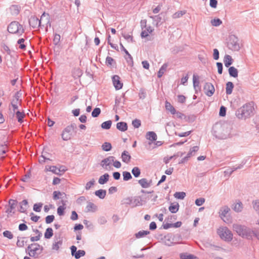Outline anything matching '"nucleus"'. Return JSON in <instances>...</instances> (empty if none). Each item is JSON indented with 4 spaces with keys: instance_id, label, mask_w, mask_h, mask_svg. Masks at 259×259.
I'll use <instances>...</instances> for the list:
<instances>
[{
    "instance_id": "nucleus-1",
    "label": "nucleus",
    "mask_w": 259,
    "mask_h": 259,
    "mask_svg": "<svg viewBox=\"0 0 259 259\" xmlns=\"http://www.w3.org/2000/svg\"><path fill=\"white\" fill-rule=\"evenodd\" d=\"M253 106L251 103H247L238 109L236 112V116L240 119H245L253 114Z\"/></svg>"
},
{
    "instance_id": "nucleus-2",
    "label": "nucleus",
    "mask_w": 259,
    "mask_h": 259,
    "mask_svg": "<svg viewBox=\"0 0 259 259\" xmlns=\"http://www.w3.org/2000/svg\"><path fill=\"white\" fill-rule=\"evenodd\" d=\"M44 20L47 24L50 23V16L49 14L44 12L42 14L40 20L35 16L31 17L29 20V24L33 28H36L40 26L41 21Z\"/></svg>"
},
{
    "instance_id": "nucleus-3",
    "label": "nucleus",
    "mask_w": 259,
    "mask_h": 259,
    "mask_svg": "<svg viewBox=\"0 0 259 259\" xmlns=\"http://www.w3.org/2000/svg\"><path fill=\"white\" fill-rule=\"evenodd\" d=\"M220 238L226 241H231L233 239V234L226 227H221L217 230Z\"/></svg>"
},
{
    "instance_id": "nucleus-4",
    "label": "nucleus",
    "mask_w": 259,
    "mask_h": 259,
    "mask_svg": "<svg viewBox=\"0 0 259 259\" xmlns=\"http://www.w3.org/2000/svg\"><path fill=\"white\" fill-rule=\"evenodd\" d=\"M8 30L10 33L18 35H21L24 33L23 26L16 21H13L10 24Z\"/></svg>"
},
{
    "instance_id": "nucleus-5",
    "label": "nucleus",
    "mask_w": 259,
    "mask_h": 259,
    "mask_svg": "<svg viewBox=\"0 0 259 259\" xmlns=\"http://www.w3.org/2000/svg\"><path fill=\"white\" fill-rule=\"evenodd\" d=\"M20 105V101L17 97H15L11 102V105L9 106V115L14 117L15 113H17L18 110V107Z\"/></svg>"
},
{
    "instance_id": "nucleus-6",
    "label": "nucleus",
    "mask_w": 259,
    "mask_h": 259,
    "mask_svg": "<svg viewBox=\"0 0 259 259\" xmlns=\"http://www.w3.org/2000/svg\"><path fill=\"white\" fill-rule=\"evenodd\" d=\"M41 250V246L37 243L31 244L28 247V254L32 257L37 255Z\"/></svg>"
},
{
    "instance_id": "nucleus-7",
    "label": "nucleus",
    "mask_w": 259,
    "mask_h": 259,
    "mask_svg": "<svg viewBox=\"0 0 259 259\" xmlns=\"http://www.w3.org/2000/svg\"><path fill=\"white\" fill-rule=\"evenodd\" d=\"M73 128L72 126H67L63 131L62 134V138L64 141L70 140L72 137V133Z\"/></svg>"
},
{
    "instance_id": "nucleus-8",
    "label": "nucleus",
    "mask_w": 259,
    "mask_h": 259,
    "mask_svg": "<svg viewBox=\"0 0 259 259\" xmlns=\"http://www.w3.org/2000/svg\"><path fill=\"white\" fill-rule=\"evenodd\" d=\"M115 157L109 156L101 161V166L106 170H109L111 169V164L114 162Z\"/></svg>"
},
{
    "instance_id": "nucleus-9",
    "label": "nucleus",
    "mask_w": 259,
    "mask_h": 259,
    "mask_svg": "<svg viewBox=\"0 0 259 259\" xmlns=\"http://www.w3.org/2000/svg\"><path fill=\"white\" fill-rule=\"evenodd\" d=\"M204 91L207 96L210 97L213 94L215 89L212 83L207 82L204 85Z\"/></svg>"
},
{
    "instance_id": "nucleus-10",
    "label": "nucleus",
    "mask_w": 259,
    "mask_h": 259,
    "mask_svg": "<svg viewBox=\"0 0 259 259\" xmlns=\"http://www.w3.org/2000/svg\"><path fill=\"white\" fill-rule=\"evenodd\" d=\"M154 31V29L152 27L149 26L145 27V28L142 30L141 33L142 38H147V40H151L150 38H148L150 34H151Z\"/></svg>"
},
{
    "instance_id": "nucleus-11",
    "label": "nucleus",
    "mask_w": 259,
    "mask_h": 259,
    "mask_svg": "<svg viewBox=\"0 0 259 259\" xmlns=\"http://www.w3.org/2000/svg\"><path fill=\"white\" fill-rule=\"evenodd\" d=\"M233 229L240 236L247 235V230L244 227L236 224L233 225Z\"/></svg>"
},
{
    "instance_id": "nucleus-12",
    "label": "nucleus",
    "mask_w": 259,
    "mask_h": 259,
    "mask_svg": "<svg viewBox=\"0 0 259 259\" xmlns=\"http://www.w3.org/2000/svg\"><path fill=\"white\" fill-rule=\"evenodd\" d=\"M112 81L113 85L116 90H119L122 88L123 83L120 80V77L119 76H113L112 77Z\"/></svg>"
},
{
    "instance_id": "nucleus-13",
    "label": "nucleus",
    "mask_w": 259,
    "mask_h": 259,
    "mask_svg": "<svg viewBox=\"0 0 259 259\" xmlns=\"http://www.w3.org/2000/svg\"><path fill=\"white\" fill-rule=\"evenodd\" d=\"M139 184L143 188H147L152 185V181L148 180L147 179L143 178L138 181Z\"/></svg>"
},
{
    "instance_id": "nucleus-14",
    "label": "nucleus",
    "mask_w": 259,
    "mask_h": 259,
    "mask_svg": "<svg viewBox=\"0 0 259 259\" xmlns=\"http://www.w3.org/2000/svg\"><path fill=\"white\" fill-rule=\"evenodd\" d=\"M199 150V147L196 146H194L193 147H192V148H191L190 149V151L189 152H188V154H187V157H185L183 159V160H182V163L184 162L185 161L187 160L188 158L191 157V156H193L195 155V153L196 152H197Z\"/></svg>"
},
{
    "instance_id": "nucleus-15",
    "label": "nucleus",
    "mask_w": 259,
    "mask_h": 259,
    "mask_svg": "<svg viewBox=\"0 0 259 259\" xmlns=\"http://www.w3.org/2000/svg\"><path fill=\"white\" fill-rule=\"evenodd\" d=\"M165 107L166 110L170 112L172 114H175L176 113V110L174 107L167 101H165Z\"/></svg>"
},
{
    "instance_id": "nucleus-16",
    "label": "nucleus",
    "mask_w": 259,
    "mask_h": 259,
    "mask_svg": "<svg viewBox=\"0 0 259 259\" xmlns=\"http://www.w3.org/2000/svg\"><path fill=\"white\" fill-rule=\"evenodd\" d=\"M121 158L123 162L128 163L130 161L131 157L127 151H124L121 154Z\"/></svg>"
},
{
    "instance_id": "nucleus-17",
    "label": "nucleus",
    "mask_w": 259,
    "mask_h": 259,
    "mask_svg": "<svg viewBox=\"0 0 259 259\" xmlns=\"http://www.w3.org/2000/svg\"><path fill=\"white\" fill-rule=\"evenodd\" d=\"M224 64L226 67H228L230 66L233 63V59L229 55H225L224 60Z\"/></svg>"
},
{
    "instance_id": "nucleus-18",
    "label": "nucleus",
    "mask_w": 259,
    "mask_h": 259,
    "mask_svg": "<svg viewBox=\"0 0 259 259\" xmlns=\"http://www.w3.org/2000/svg\"><path fill=\"white\" fill-rule=\"evenodd\" d=\"M116 127L118 130L122 132H124L127 129V124L124 122H118Z\"/></svg>"
},
{
    "instance_id": "nucleus-19",
    "label": "nucleus",
    "mask_w": 259,
    "mask_h": 259,
    "mask_svg": "<svg viewBox=\"0 0 259 259\" xmlns=\"http://www.w3.org/2000/svg\"><path fill=\"white\" fill-rule=\"evenodd\" d=\"M45 169L47 171H50L55 174H59L60 172V170L56 166H47Z\"/></svg>"
},
{
    "instance_id": "nucleus-20",
    "label": "nucleus",
    "mask_w": 259,
    "mask_h": 259,
    "mask_svg": "<svg viewBox=\"0 0 259 259\" xmlns=\"http://www.w3.org/2000/svg\"><path fill=\"white\" fill-rule=\"evenodd\" d=\"M146 138L151 141H154L157 139V135L153 132H148L146 134Z\"/></svg>"
},
{
    "instance_id": "nucleus-21",
    "label": "nucleus",
    "mask_w": 259,
    "mask_h": 259,
    "mask_svg": "<svg viewBox=\"0 0 259 259\" xmlns=\"http://www.w3.org/2000/svg\"><path fill=\"white\" fill-rule=\"evenodd\" d=\"M230 209L227 206H224L222 207L220 211V215L222 219L224 220V218L226 216V214L229 212Z\"/></svg>"
},
{
    "instance_id": "nucleus-22",
    "label": "nucleus",
    "mask_w": 259,
    "mask_h": 259,
    "mask_svg": "<svg viewBox=\"0 0 259 259\" xmlns=\"http://www.w3.org/2000/svg\"><path fill=\"white\" fill-rule=\"evenodd\" d=\"M109 176L108 174H105L101 176L99 179V183L100 184H104L106 183L109 179Z\"/></svg>"
},
{
    "instance_id": "nucleus-23",
    "label": "nucleus",
    "mask_w": 259,
    "mask_h": 259,
    "mask_svg": "<svg viewBox=\"0 0 259 259\" xmlns=\"http://www.w3.org/2000/svg\"><path fill=\"white\" fill-rule=\"evenodd\" d=\"M15 114L16 115L18 121L20 123H22L23 121V119L25 116V113L20 111H17V113H15Z\"/></svg>"
},
{
    "instance_id": "nucleus-24",
    "label": "nucleus",
    "mask_w": 259,
    "mask_h": 259,
    "mask_svg": "<svg viewBox=\"0 0 259 259\" xmlns=\"http://www.w3.org/2000/svg\"><path fill=\"white\" fill-rule=\"evenodd\" d=\"M180 258L181 259H198L197 256L187 253L181 254Z\"/></svg>"
},
{
    "instance_id": "nucleus-25",
    "label": "nucleus",
    "mask_w": 259,
    "mask_h": 259,
    "mask_svg": "<svg viewBox=\"0 0 259 259\" xmlns=\"http://www.w3.org/2000/svg\"><path fill=\"white\" fill-rule=\"evenodd\" d=\"M229 73L230 76L234 77H237L238 76V70L234 67H230L229 68Z\"/></svg>"
},
{
    "instance_id": "nucleus-26",
    "label": "nucleus",
    "mask_w": 259,
    "mask_h": 259,
    "mask_svg": "<svg viewBox=\"0 0 259 259\" xmlns=\"http://www.w3.org/2000/svg\"><path fill=\"white\" fill-rule=\"evenodd\" d=\"M234 88V85L232 82L229 81L226 84V94L228 95H230L232 92L233 89Z\"/></svg>"
},
{
    "instance_id": "nucleus-27",
    "label": "nucleus",
    "mask_w": 259,
    "mask_h": 259,
    "mask_svg": "<svg viewBox=\"0 0 259 259\" xmlns=\"http://www.w3.org/2000/svg\"><path fill=\"white\" fill-rule=\"evenodd\" d=\"M179 208V205L178 203L171 204L169 207V210L171 213H176Z\"/></svg>"
},
{
    "instance_id": "nucleus-28",
    "label": "nucleus",
    "mask_w": 259,
    "mask_h": 259,
    "mask_svg": "<svg viewBox=\"0 0 259 259\" xmlns=\"http://www.w3.org/2000/svg\"><path fill=\"white\" fill-rule=\"evenodd\" d=\"M106 191L102 189L97 190L95 192V195L101 199L104 198L106 196Z\"/></svg>"
},
{
    "instance_id": "nucleus-29",
    "label": "nucleus",
    "mask_w": 259,
    "mask_h": 259,
    "mask_svg": "<svg viewBox=\"0 0 259 259\" xmlns=\"http://www.w3.org/2000/svg\"><path fill=\"white\" fill-rule=\"evenodd\" d=\"M53 235V231L51 228H48L47 229L45 233V237L47 239H50Z\"/></svg>"
},
{
    "instance_id": "nucleus-30",
    "label": "nucleus",
    "mask_w": 259,
    "mask_h": 259,
    "mask_svg": "<svg viewBox=\"0 0 259 259\" xmlns=\"http://www.w3.org/2000/svg\"><path fill=\"white\" fill-rule=\"evenodd\" d=\"M20 205H21V206H20V211L22 212H25L26 211L27 207L28 206L27 201L26 200H23L20 203Z\"/></svg>"
},
{
    "instance_id": "nucleus-31",
    "label": "nucleus",
    "mask_w": 259,
    "mask_h": 259,
    "mask_svg": "<svg viewBox=\"0 0 259 259\" xmlns=\"http://www.w3.org/2000/svg\"><path fill=\"white\" fill-rule=\"evenodd\" d=\"M167 67V65L166 64H163L161 66V67L160 68V69H159V70L158 72V77L159 78H160L163 75V74L165 72Z\"/></svg>"
},
{
    "instance_id": "nucleus-32",
    "label": "nucleus",
    "mask_w": 259,
    "mask_h": 259,
    "mask_svg": "<svg viewBox=\"0 0 259 259\" xmlns=\"http://www.w3.org/2000/svg\"><path fill=\"white\" fill-rule=\"evenodd\" d=\"M243 205L241 202H238L236 203H235L233 207V209L237 212L241 211Z\"/></svg>"
},
{
    "instance_id": "nucleus-33",
    "label": "nucleus",
    "mask_w": 259,
    "mask_h": 259,
    "mask_svg": "<svg viewBox=\"0 0 259 259\" xmlns=\"http://www.w3.org/2000/svg\"><path fill=\"white\" fill-rule=\"evenodd\" d=\"M186 196V193L184 192H178L174 194V197L178 199H183Z\"/></svg>"
},
{
    "instance_id": "nucleus-34",
    "label": "nucleus",
    "mask_w": 259,
    "mask_h": 259,
    "mask_svg": "<svg viewBox=\"0 0 259 259\" xmlns=\"http://www.w3.org/2000/svg\"><path fill=\"white\" fill-rule=\"evenodd\" d=\"M112 122L111 120H108L103 122L101 124L102 128L108 130L111 126Z\"/></svg>"
},
{
    "instance_id": "nucleus-35",
    "label": "nucleus",
    "mask_w": 259,
    "mask_h": 259,
    "mask_svg": "<svg viewBox=\"0 0 259 259\" xmlns=\"http://www.w3.org/2000/svg\"><path fill=\"white\" fill-rule=\"evenodd\" d=\"M149 234V232L148 231H141L138 233L136 234V237L137 238H140Z\"/></svg>"
},
{
    "instance_id": "nucleus-36",
    "label": "nucleus",
    "mask_w": 259,
    "mask_h": 259,
    "mask_svg": "<svg viewBox=\"0 0 259 259\" xmlns=\"http://www.w3.org/2000/svg\"><path fill=\"white\" fill-rule=\"evenodd\" d=\"M132 172L136 178H137L140 176L141 170L139 167H134L132 170Z\"/></svg>"
},
{
    "instance_id": "nucleus-37",
    "label": "nucleus",
    "mask_w": 259,
    "mask_h": 259,
    "mask_svg": "<svg viewBox=\"0 0 259 259\" xmlns=\"http://www.w3.org/2000/svg\"><path fill=\"white\" fill-rule=\"evenodd\" d=\"M193 82L194 88L198 87L199 84V76L196 74H194L193 76Z\"/></svg>"
},
{
    "instance_id": "nucleus-38",
    "label": "nucleus",
    "mask_w": 259,
    "mask_h": 259,
    "mask_svg": "<svg viewBox=\"0 0 259 259\" xmlns=\"http://www.w3.org/2000/svg\"><path fill=\"white\" fill-rule=\"evenodd\" d=\"M102 147L104 151H109L111 149L112 146L110 143L105 142L102 145Z\"/></svg>"
},
{
    "instance_id": "nucleus-39",
    "label": "nucleus",
    "mask_w": 259,
    "mask_h": 259,
    "mask_svg": "<svg viewBox=\"0 0 259 259\" xmlns=\"http://www.w3.org/2000/svg\"><path fill=\"white\" fill-rule=\"evenodd\" d=\"M186 13L185 11H180L176 12L175 14L172 15V18L174 19H177L181 17L182 16H183Z\"/></svg>"
},
{
    "instance_id": "nucleus-40",
    "label": "nucleus",
    "mask_w": 259,
    "mask_h": 259,
    "mask_svg": "<svg viewBox=\"0 0 259 259\" xmlns=\"http://www.w3.org/2000/svg\"><path fill=\"white\" fill-rule=\"evenodd\" d=\"M85 255V251L83 250H78L75 254H74V257L75 258L78 259L81 256H83Z\"/></svg>"
},
{
    "instance_id": "nucleus-41",
    "label": "nucleus",
    "mask_w": 259,
    "mask_h": 259,
    "mask_svg": "<svg viewBox=\"0 0 259 259\" xmlns=\"http://www.w3.org/2000/svg\"><path fill=\"white\" fill-rule=\"evenodd\" d=\"M62 243V242L61 240H59L57 242H55L53 244L52 249L53 250H58L59 249L60 246L61 245Z\"/></svg>"
},
{
    "instance_id": "nucleus-42",
    "label": "nucleus",
    "mask_w": 259,
    "mask_h": 259,
    "mask_svg": "<svg viewBox=\"0 0 259 259\" xmlns=\"http://www.w3.org/2000/svg\"><path fill=\"white\" fill-rule=\"evenodd\" d=\"M60 39H61V36L59 34L56 33L54 35V39H53L54 44L55 45H58L60 41Z\"/></svg>"
},
{
    "instance_id": "nucleus-43",
    "label": "nucleus",
    "mask_w": 259,
    "mask_h": 259,
    "mask_svg": "<svg viewBox=\"0 0 259 259\" xmlns=\"http://www.w3.org/2000/svg\"><path fill=\"white\" fill-rule=\"evenodd\" d=\"M101 113V110L99 108H96L94 109L92 113V115L93 117H98Z\"/></svg>"
},
{
    "instance_id": "nucleus-44",
    "label": "nucleus",
    "mask_w": 259,
    "mask_h": 259,
    "mask_svg": "<svg viewBox=\"0 0 259 259\" xmlns=\"http://www.w3.org/2000/svg\"><path fill=\"white\" fill-rule=\"evenodd\" d=\"M222 23V21L220 19H214L211 21V24L214 26H219Z\"/></svg>"
},
{
    "instance_id": "nucleus-45",
    "label": "nucleus",
    "mask_w": 259,
    "mask_h": 259,
    "mask_svg": "<svg viewBox=\"0 0 259 259\" xmlns=\"http://www.w3.org/2000/svg\"><path fill=\"white\" fill-rule=\"evenodd\" d=\"M96 206L94 204L90 202L88 203L86 208L88 211H90L94 210L96 209Z\"/></svg>"
},
{
    "instance_id": "nucleus-46",
    "label": "nucleus",
    "mask_w": 259,
    "mask_h": 259,
    "mask_svg": "<svg viewBox=\"0 0 259 259\" xmlns=\"http://www.w3.org/2000/svg\"><path fill=\"white\" fill-rule=\"evenodd\" d=\"M123 180L124 181H127V180L132 179V176H131L130 172H127V171H123Z\"/></svg>"
},
{
    "instance_id": "nucleus-47",
    "label": "nucleus",
    "mask_w": 259,
    "mask_h": 259,
    "mask_svg": "<svg viewBox=\"0 0 259 259\" xmlns=\"http://www.w3.org/2000/svg\"><path fill=\"white\" fill-rule=\"evenodd\" d=\"M24 39L21 38L18 40V44H19V48L22 50H24L25 49L26 46L24 44Z\"/></svg>"
},
{
    "instance_id": "nucleus-48",
    "label": "nucleus",
    "mask_w": 259,
    "mask_h": 259,
    "mask_svg": "<svg viewBox=\"0 0 259 259\" xmlns=\"http://www.w3.org/2000/svg\"><path fill=\"white\" fill-rule=\"evenodd\" d=\"M123 37L126 40H130L131 41H133V37L131 34L124 33L122 34Z\"/></svg>"
},
{
    "instance_id": "nucleus-49",
    "label": "nucleus",
    "mask_w": 259,
    "mask_h": 259,
    "mask_svg": "<svg viewBox=\"0 0 259 259\" xmlns=\"http://www.w3.org/2000/svg\"><path fill=\"white\" fill-rule=\"evenodd\" d=\"M55 217L53 215H48L46 218V222L47 224H50L53 222Z\"/></svg>"
},
{
    "instance_id": "nucleus-50",
    "label": "nucleus",
    "mask_w": 259,
    "mask_h": 259,
    "mask_svg": "<svg viewBox=\"0 0 259 259\" xmlns=\"http://www.w3.org/2000/svg\"><path fill=\"white\" fill-rule=\"evenodd\" d=\"M204 202H205V199L203 198H200L199 199H197L195 200V204L197 206H201L204 203Z\"/></svg>"
},
{
    "instance_id": "nucleus-51",
    "label": "nucleus",
    "mask_w": 259,
    "mask_h": 259,
    "mask_svg": "<svg viewBox=\"0 0 259 259\" xmlns=\"http://www.w3.org/2000/svg\"><path fill=\"white\" fill-rule=\"evenodd\" d=\"M95 183V180L94 179L91 180L90 182H88L85 185V189L86 190H89Z\"/></svg>"
},
{
    "instance_id": "nucleus-52",
    "label": "nucleus",
    "mask_w": 259,
    "mask_h": 259,
    "mask_svg": "<svg viewBox=\"0 0 259 259\" xmlns=\"http://www.w3.org/2000/svg\"><path fill=\"white\" fill-rule=\"evenodd\" d=\"M7 151L6 145H2L0 146V155L6 153Z\"/></svg>"
},
{
    "instance_id": "nucleus-53",
    "label": "nucleus",
    "mask_w": 259,
    "mask_h": 259,
    "mask_svg": "<svg viewBox=\"0 0 259 259\" xmlns=\"http://www.w3.org/2000/svg\"><path fill=\"white\" fill-rule=\"evenodd\" d=\"M3 235L5 237L8 238L9 239H12L13 237L12 233L9 231H5L3 233Z\"/></svg>"
},
{
    "instance_id": "nucleus-54",
    "label": "nucleus",
    "mask_w": 259,
    "mask_h": 259,
    "mask_svg": "<svg viewBox=\"0 0 259 259\" xmlns=\"http://www.w3.org/2000/svg\"><path fill=\"white\" fill-rule=\"evenodd\" d=\"M132 124L136 128H138L141 125V121L139 119H135L133 121Z\"/></svg>"
},
{
    "instance_id": "nucleus-55",
    "label": "nucleus",
    "mask_w": 259,
    "mask_h": 259,
    "mask_svg": "<svg viewBox=\"0 0 259 259\" xmlns=\"http://www.w3.org/2000/svg\"><path fill=\"white\" fill-rule=\"evenodd\" d=\"M41 207V204H35L33 206V210L36 212H39L40 211Z\"/></svg>"
},
{
    "instance_id": "nucleus-56",
    "label": "nucleus",
    "mask_w": 259,
    "mask_h": 259,
    "mask_svg": "<svg viewBox=\"0 0 259 259\" xmlns=\"http://www.w3.org/2000/svg\"><path fill=\"white\" fill-rule=\"evenodd\" d=\"M191 133V131H188V132L182 133H178V134L176 133V134L179 137H187V136H189Z\"/></svg>"
},
{
    "instance_id": "nucleus-57",
    "label": "nucleus",
    "mask_w": 259,
    "mask_h": 259,
    "mask_svg": "<svg viewBox=\"0 0 259 259\" xmlns=\"http://www.w3.org/2000/svg\"><path fill=\"white\" fill-rule=\"evenodd\" d=\"M114 62L113 59L111 57H107L106 60V63L107 65L111 66Z\"/></svg>"
},
{
    "instance_id": "nucleus-58",
    "label": "nucleus",
    "mask_w": 259,
    "mask_h": 259,
    "mask_svg": "<svg viewBox=\"0 0 259 259\" xmlns=\"http://www.w3.org/2000/svg\"><path fill=\"white\" fill-rule=\"evenodd\" d=\"M65 207L62 206H59L57 209V213L59 215H62L64 214Z\"/></svg>"
},
{
    "instance_id": "nucleus-59",
    "label": "nucleus",
    "mask_w": 259,
    "mask_h": 259,
    "mask_svg": "<svg viewBox=\"0 0 259 259\" xmlns=\"http://www.w3.org/2000/svg\"><path fill=\"white\" fill-rule=\"evenodd\" d=\"M217 66L218 68V73L219 74H222L223 71V65L221 63L218 62L217 63Z\"/></svg>"
},
{
    "instance_id": "nucleus-60",
    "label": "nucleus",
    "mask_w": 259,
    "mask_h": 259,
    "mask_svg": "<svg viewBox=\"0 0 259 259\" xmlns=\"http://www.w3.org/2000/svg\"><path fill=\"white\" fill-rule=\"evenodd\" d=\"M178 102L181 103H184L186 101V97L183 95H179L178 96Z\"/></svg>"
},
{
    "instance_id": "nucleus-61",
    "label": "nucleus",
    "mask_w": 259,
    "mask_h": 259,
    "mask_svg": "<svg viewBox=\"0 0 259 259\" xmlns=\"http://www.w3.org/2000/svg\"><path fill=\"white\" fill-rule=\"evenodd\" d=\"M226 111V108L224 106H222L220 108V113H219L220 115L221 116H225Z\"/></svg>"
},
{
    "instance_id": "nucleus-62",
    "label": "nucleus",
    "mask_w": 259,
    "mask_h": 259,
    "mask_svg": "<svg viewBox=\"0 0 259 259\" xmlns=\"http://www.w3.org/2000/svg\"><path fill=\"white\" fill-rule=\"evenodd\" d=\"M213 56L214 60H218L219 58V52L217 49L213 50Z\"/></svg>"
},
{
    "instance_id": "nucleus-63",
    "label": "nucleus",
    "mask_w": 259,
    "mask_h": 259,
    "mask_svg": "<svg viewBox=\"0 0 259 259\" xmlns=\"http://www.w3.org/2000/svg\"><path fill=\"white\" fill-rule=\"evenodd\" d=\"M28 227L25 224H21L19 226V229L20 231H25L27 229Z\"/></svg>"
},
{
    "instance_id": "nucleus-64",
    "label": "nucleus",
    "mask_w": 259,
    "mask_h": 259,
    "mask_svg": "<svg viewBox=\"0 0 259 259\" xmlns=\"http://www.w3.org/2000/svg\"><path fill=\"white\" fill-rule=\"evenodd\" d=\"M253 207L256 210H259V202L255 200L253 202Z\"/></svg>"
}]
</instances>
